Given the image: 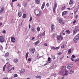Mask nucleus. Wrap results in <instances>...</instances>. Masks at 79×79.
I'll list each match as a JSON object with an SVG mask.
<instances>
[{
    "mask_svg": "<svg viewBox=\"0 0 79 79\" xmlns=\"http://www.w3.org/2000/svg\"><path fill=\"white\" fill-rule=\"evenodd\" d=\"M11 68V66H8L7 68V69H8V73H9L10 71H11V70H12V69H13V70H15V68L14 67H13L12 68Z\"/></svg>",
    "mask_w": 79,
    "mask_h": 79,
    "instance_id": "obj_1",
    "label": "nucleus"
},
{
    "mask_svg": "<svg viewBox=\"0 0 79 79\" xmlns=\"http://www.w3.org/2000/svg\"><path fill=\"white\" fill-rule=\"evenodd\" d=\"M5 39L3 37V36H0V42H4Z\"/></svg>",
    "mask_w": 79,
    "mask_h": 79,
    "instance_id": "obj_2",
    "label": "nucleus"
},
{
    "mask_svg": "<svg viewBox=\"0 0 79 79\" xmlns=\"http://www.w3.org/2000/svg\"><path fill=\"white\" fill-rule=\"evenodd\" d=\"M51 29L52 32H53L55 30V27L53 24H51Z\"/></svg>",
    "mask_w": 79,
    "mask_h": 79,
    "instance_id": "obj_3",
    "label": "nucleus"
},
{
    "mask_svg": "<svg viewBox=\"0 0 79 79\" xmlns=\"http://www.w3.org/2000/svg\"><path fill=\"white\" fill-rule=\"evenodd\" d=\"M79 31V29H74L73 31V35H74L75 34H76V33H77V32H78V31Z\"/></svg>",
    "mask_w": 79,
    "mask_h": 79,
    "instance_id": "obj_4",
    "label": "nucleus"
},
{
    "mask_svg": "<svg viewBox=\"0 0 79 79\" xmlns=\"http://www.w3.org/2000/svg\"><path fill=\"white\" fill-rule=\"evenodd\" d=\"M37 14L35 13V15L36 16H40L41 15V12L39 11H37Z\"/></svg>",
    "mask_w": 79,
    "mask_h": 79,
    "instance_id": "obj_5",
    "label": "nucleus"
},
{
    "mask_svg": "<svg viewBox=\"0 0 79 79\" xmlns=\"http://www.w3.org/2000/svg\"><path fill=\"white\" fill-rule=\"evenodd\" d=\"M79 33L74 38V40L76 39L77 40H79Z\"/></svg>",
    "mask_w": 79,
    "mask_h": 79,
    "instance_id": "obj_6",
    "label": "nucleus"
},
{
    "mask_svg": "<svg viewBox=\"0 0 79 79\" xmlns=\"http://www.w3.org/2000/svg\"><path fill=\"white\" fill-rule=\"evenodd\" d=\"M66 15H68V12L67 11H64L62 13V16H64Z\"/></svg>",
    "mask_w": 79,
    "mask_h": 79,
    "instance_id": "obj_7",
    "label": "nucleus"
},
{
    "mask_svg": "<svg viewBox=\"0 0 79 79\" xmlns=\"http://www.w3.org/2000/svg\"><path fill=\"white\" fill-rule=\"evenodd\" d=\"M73 68V65L72 64H70L67 67V68L68 69H70L71 68Z\"/></svg>",
    "mask_w": 79,
    "mask_h": 79,
    "instance_id": "obj_8",
    "label": "nucleus"
},
{
    "mask_svg": "<svg viewBox=\"0 0 79 79\" xmlns=\"http://www.w3.org/2000/svg\"><path fill=\"white\" fill-rule=\"evenodd\" d=\"M31 31L32 32L34 33V32H35V28L34 27H32L31 28Z\"/></svg>",
    "mask_w": 79,
    "mask_h": 79,
    "instance_id": "obj_9",
    "label": "nucleus"
},
{
    "mask_svg": "<svg viewBox=\"0 0 79 79\" xmlns=\"http://www.w3.org/2000/svg\"><path fill=\"white\" fill-rule=\"evenodd\" d=\"M11 41L13 43H15V37H11Z\"/></svg>",
    "mask_w": 79,
    "mask_h": 79,
    "instance_id": "obj_10",
    "label": "nucleus"
},
{
    "mask_svg": "<svg viewBox=\"0 0 79 79\" xmlns=\"http://www.w3.org/2000/svg\"><path fill=\"white\" fill-rule=\"evenodd\" d=\"M5 10V8H4V7H2L1 9V10H0V12L1 13H2L3 11H4V10Z\"/></svg>",
    "mask_w": 79,
    "mask_h": 79,
    "instance_id": "obj_11",
    "label": "nucleus"
},
{
    "mask_svg": "<svg viewBox=\"0 0 79 79\" xmlns=\"http://www.w3.org/2000/svg\"><path fill=\"white\" fill-rule=\"evenodd\" d=\"M18 59H14V62L15 63H18Z\"/></svg>",
    "mask_w": 79,
    "mask_h": 79,
    "instance_id": "obj_12",
    "label": "nucleus"
},
{
    "mask_svg": "<svg viewBox=\"0 0 79 79\" xmlns=\"http://www.w3.org/2000/svg\"><path fill=\"white\" fill-rule=\"evenodd\" d=\"M35 1L37 4H39L40 3V0H35Z\"/></svg>",
    "mask_w": 79,
    "mask_h": 79,
    "instance_id": "obj_13",
    "label": "nucleus"
},
{
    "mask_svg": "<svg viewBox=\"0 0 79 79\" xmlns=\"http://www.w3.org/2000/svg\"><path fill=\"white\" fill-rule=\"evenodd\" d=\"M22 15H23V14H22V13H21V12H19L18 15L19 16V17H21V16H22Z\"/></svg>",
    "mask_w": 79,
    "mask_h": 79,
    "instance_id": "obj_14",
    "label": "nucleus"
},
{
    "mask_svg": "<svg viewBox=\"0 0 79 79\" xmlns=\"http://www.w3.org/2000/svg\"><path fill=\"white\" fill-rule=\"evenodd\" d=\"M45 35V31H44L42 34H41L39 35V36H44Z\"/></svg>",
    "mask_w": 79,
    "mask_h": 79,
    "instance_id": "obj_15",
    "label": "nucleus"
},
{
    "mask_svg": "<svg viewBox=\"0 0 79 79\" xmlns=\"http://www.w3.org/2000/svg\"><path fill=\"white\" fill-rule=\"evenodd\" d=\"M65 9H66V6H63L61 8V10H65Z\"/></svg>",
    "mask_w": 79,
    "mask_h": 79,
    "instance_id": "obj_16",
    "label": "nucleus"
},
{
    "mask_svg": "<svg viewBox=\"0 0 79 79\" xmlns=\"http://www.w3.org/2000/svg\"><path fill=\"white\" fill-rule=\"evenodd\" d=\"M68 71L66 70L65 71V74L64 75V76H68Z\"/></svg>",
    "mask_w": 79,
    "mask_h": 79,
    "instance_id": "obj_17",
    "label": "nucleus"
},
{
    "mask_svg": "<svg viewBox=\"0 0 79 79\" xmlns=\"http://www.w3.org/2000/svg\"><path fill=\"white\" fill-rule=\"evenodd\" d=\"M25 72V70L24 69H22L21 70L20 72V74H23V73H24Z\"/></svg>",
    "mask_w": 79,
    "mask_h": 79,
    "instance_id": "obj_18",
    "label": "nucleus"
},
{
    "mask_svg": "<svg viewBox=\"0 0 79 79\" xmlns=\"http://www.w3.org/2000/svg\"><path fill=\"white\" fill-rule=\"evenodd\" d=\"M28 55H29V53L27 52L26 53V60H27V57H28Z\"/></svg>",
    "mask_w": 79,
    "mask_h": 79,
    "instance_id": "obj_19",
    "label": "nucleus"
},
{
    "mask_svg": "<svg viewBox=\"0 0 79 79\" xmlns=\"http://www.w3.org/2000/svg\"><path fill=\"white\" fill-rule=\"evenodd\" d=\"M73 3V0H70L69 3V5H72Z\"/></svg>",
    "mask_w": 79,
    "mask_h": 79,
    "instance_id": "obj_20",
    "label": "nucleus"
},
{
    "mask_svg": "<svg viewBox=\"0 0 79 79\" xmlns=\"http://www.w3.org/2000/svg\"><path fill=\"white\" fill-rule=\"evenodd\" d=\"M44 7H45V3L44 2L43 3V5H42V7L41 8V9H42V10H43Z\"/></svg>",
    "mask_w": 79,
    "mask_h": 79,
    "instance_id": "obj_21",
    "label": "nucleus"
},
{
    "mask_svg": "<svg viewBox=\"0 0 79 79\" xmlns=\"http://www.w3.org/2000/svg\"><path fill=\"white\" fill-rule=\"evenodd\" d=\"M34 52H35V48H33L32 51V53H34Z\"/></svg>",
    "mask_w": 79,
    "mask_h": 79,
    "instance_id": "obj_22",
    "label": "nucleus"
},
{
    "mask_svg": "<svg viewBox=\"0 0 79 79\" xmlns=\"http://www.w3.org/2000/svg\"><path fill=\"white\" fill-rule=\"evenodd\" d=\"M23 6L24 7H27V3H25L23 4Z\"/></svg>",
    "mask_w": 79,
    "mask_h": 79,
    "instance_id": "obj_23",
    "label": "nucleus"
},
{
    "mask_svg": "<svg viewBox=\"0 0 79 79\" xmlns=\"http://www.w3.org/2000/svg\"><path fill=\"white\" fill-rule=\"evenodd\" d=\"M59 22L60 23H62V22H63V20L61 19H59Z\"/></svg>",
    "mask_w": 79,
    "mask_h": 79,
    "instance_id": "obj_24",
    "label": "nucleus"
},
{
    "mask_svg": "<svg viewBox=\"0 0 79 79\" xmlns=\"http://www.w3.org/2000/svg\"><path fill=\"white\" fill-rule=\"evenodd\" d=\"M71 49L70 48L69 49L68 53L69 54L71 53Z\"/></svg>",
    "mask_w": 79,
    "mask_h": 79,
    "instance_id": "obj_25",
    "label": "nucleus"
},
{
    "mask_svg": "<svg viewBox=\"0 0 79 79\" xmlns=\"http://www.w3.org/2000/svg\"><path fill=\"white\" fill-rule=\"evenodd\" d=\"M39 43V40H38L37 42L35 43V45H37Z\"/></svg>",
    "mask_w": 79,
    "mask_h": 79,
    "instance_id": "obj_26",
    "label": "nucleus"
},
{
    "mask_svg": "<svg viewBox=\"0 0 79 79\" xmlns=\"http://www.w3.org/2000/svg\"><path fill=\"white\" fill-rule=\"evenodd\" d=\"M23 18H26V14H24L23 15Z\"/></svg>",
    "mask_w": 79,
    "mask_h": 79,
    "instance_id": "obj_27",
    "label": "nucleus"
},
{
    "mask_svg": "<svg viewBox=\"0 0 79 79\" xmlns=\"http://www.w3.org/2000/svg\"><path fill=\"white\" fill-rule=\"evenodd\" d=\"M3 49V48L2 47V46L1 45H0V50H2Z\"/></svg>",
    "mask_w": 79,
    "mask_h": 79,
    "instance_id": "obj_28",
    "label": "nucleus"
},
{
    "mask_svg": "<svg viewBox=\"0 0 79 79\" xmlns=\"http://www.w3.org/2000/svg\"><path fill=\"white\" fill-rule=\"evenodd\" d=\"M52 57L53 60H55L56 58L55 56L53 55H52Z\"/></svg>",
    "mask_w": 79,
    "mask_h": 79,
    "instance_id": "obj_29",
    "label": "nucleus"
},
{
    "mask_svg": "<svg viewBox=\"0 0 79 79\" xmlns=\"http://www.w3.org/2000/svg\"><path fill=\"white\" fill-rule=\"evenodd\" d=\"M6 65H4V66L3 67V71H5V68H6Z\"/></svg>",
    "mask_w": 79,
    "mask_h": 79,
    "instance_id": "obj_30",
    "label": "nucleus"
},
{
    "mask_svg": "<svg viewBox=\"0 0 79 79\" xmlns=\"http://www.w3.org/2000/svg\"><path fill=\"white\" fill-rule=\"evenodd\" d=\"M66 32L67 33V34H70V31H69V30H67L66 31Z\"/></svg>",
    "mask_w": 79,
    "mask_h": 79,
    "instance_id": "obj_31",
    "label": "nucleus"
},
{
    "mask_svg": "<svg viewBox=\"0 0 79 79\" xmlns=\"http://www.w3.org/2000/svg\"><path fill=\"white\" fill-rule=\"evenodd\" d=\"M56 6H57V4H56V2H55L54 4V8H56Z\"/></svg>",
    "mask_w": 79,
    "mask_h": 79,
    "instance_id": "obj_32",
    "label": "nucleus"
},
{
    "mask_svg": "<svg viewBox=\"0 0 79 79\" xmlns=\"http://www.w3.org/2000/svg\"><path fill=\"white\" fill-rule=\"evenodd\" d=\"M9 55V53L8 52L6 53L5 55V56H8Z\"/></svg>",
    "mask_w": 79,
    "mask_h": 79,
    "instance_id": "obj_33",
    "label": "nucleus"
},
{
    "mask_svg": "<svg viewBox=\"0 0 79 79\" xmlns=\"http://www.w3.org/2000/svg\"><path fill=\"white\" fill-rule=\"evenodd\" d=\"M74 40V43H76L77 42V40H76V39H75L74 40V38L73 39Z\"/></svg>",
    "mask_w": 79,
    "mask_h": 79,
    "instance_id": "obj_34",
    "label": "nucleus"
},
{
    "mask_svg": "<svg viewBox=\"0 0 79 79\" xmlns=\"http://www.w3.org/2000/svg\"><path fill=\"white\" fill-rule=\"evenodd\" d=\"M55 9H56V8L54 7L53 8V11L54 13H55Z\"/></svg>",
    "mask_w": 79,
    "mask_h": 79,
    "instance_id": "obj_35",
    "label": "nucleus"
},
{
    "mask_svg": "<svg viewBox=\"0 0 79 79\" xmlns=\"http://www.w3.org/2000/svg\"><path fill=\"white\" fill-rule=\"evenodd\" d=\"M36 78H41V77L40 76H36Z\"/></svg>",
    "mask_w": 79,
    "mask_h": 79,
    "instance_id": "obj_36",
    "label": "nucleus"
},
{
    "mask_svg": "<svg viewBox=\"0 0 79 79\" xmlns=\"http://www.w3.org/2000/svg\"><path fill=\"white\" fill-rule=\"evenodd\" d=\"M37 29L38 31H40V27H37Z\"/></svg>",
    "mask_w": 79,
    "mask_h": 79,
    "instance_id": "obj_37",
    "label": "nucleus"
},
{
    "mask_svg": "<svg viewBox=\"0 0 79 79\" xmlns=\"http://www.w3.org/2000/svg\"><path fill=\"white\" fill-rule=\"evenodd\" d=\"M51 60V58H50V57H48V61H50Z\"/></svg>",
    "mask_w": 79,
    "mask_h": 79,
    "instance_id": "obj_38",
    "label": "nucleus"
},
{
    "mask_svg": "<svg viewBox=\"0 0 79 79\" xmlns=\"http://www.w3.org/2000/svg\"><path fill=\"white\" fill-rule=\"evenodd\" d=\"M14 77H18V75H17V74H15L14 75Z\"/></svg>",
    "mask_w": 79,
    "mask_h": 79,
    "instance_id": "obj_39",
    "label": "nucleus"
},
{
    "mask_svg": "<svg viewBox=\"0 0 79 79\" xmlns=\"http://www.w3.org/2000/svg\"><path fill=\"white\" fill-rule=\"evenodd\" d=\"M60 49V47H56V50H58V49Z\"/></svg>",
    "mask_w": 79,
    "mask_h": 79,
    "instance_id": "obj_40",
    "label": "nucleus"
},
{
    "mask_svg": "<svg viewBox=\"0 0 79 79\" xmlns=\"http://www.w3.org/2000/svg\"><path fill=\"white\" fill-rule=\"evenodd\" d=\"M60 39H61V37L58 36V37H57L58 40H60Z\"/></svg>",
    "mask_w": 79,
    "mask_h": 79,
    "instance_id": "obj_41",
    "label": "nucleus"
},
{
    "mask_svg": "<svg viewBox=\"0 0 79 79\" xmlns=\"http://www.w3.org/2000/svg\"><path fill=\"white\" fill-rule=\"evenodd\" d=\"M52 50H56V48L55 47H52Z\"/></svg>",
    "mask_w": 79,
    "mask_h": 79,
    "instance_id": "obj_42",
    "label": "nucleus"
},
{
    "mask_svg": "<svg viewBox=\"0 0 79 79\" xmlns=\"http://www.w3.org/2000/svg\"><path fill=\"white\" fill-rule=\"evenodd\" d=\"M50 62H48L47 63H46L45 64H44V66H46V65H47V64H48V63H50Z\"/></svg>",
    "mask_w": 79,
    "mask_h": 79,
    "instance_id": "obj_43",
    "label": "nucleus"
},
{
    "mask_svg": "<svg viewBox=\"0 0 79 79\" xmlns=\"http://www.w3.org/2000/svg\"><path fill=\"white\" fill-rule=\"evenodd\" d=\"M72 58H75V57H76V56H74V55H73L72 56Z\"/></svg>",
    "mask_w": 79,
    "mask_h": 79,
    "instance_id": "obj_44",
    "label": "nucleus"
},
{
    "mask_svg": "<svg viewBox=\"0 0 79 79\" xmlns=\"http://www.w3.org/2000/svg\"><path fill=\"white\" fill-rule=\"evenodd\" d=\"M3 34H5L6 33V31L4 30L2 31Z\"/></svg>",
    "mask_w": 79,
    "mask_h": 79,
    "instance_id": "obj_45",
    "label": "nucleus"
},
{
    "mask_svg": "<svg viewBox=\"0 0 79 79\" xmlns=\"http://www.w3.org/2000/svg\"><path fill=\"white\" fill-rule=\"evenodd\" d=\"M76 23V20H74L73 22V24H75Z\"/></svg>",
    "mask_w": 79,
    "mask_h": 79,
    "instance_id": "obj_46",
    "label": "nucleus"
},
{
    "mask_svg": "<svg viewBox=\"0 0 79 79\" xmlns=\"http://www.w3.org/2000/svg\"><path fill=\"white\" fill-rule=\"evenodd\" d=\"M32 19V18L31 17L29 20L30 21H31Z\"/></svg>",
    "mask_w": 79,
    "mask_h": 79,
    "instance_id": "obj_47",
    "label": "nucleus"
},
{
    "mask_svg": "<svg viewBox=\"0 0 79 79\" xmlns=\"http://www.w3.org/2000/svg\"><path fill=\"white\" fill-rule=\"evenodd\" d=\"M50 5V4H49V3H47L46 4V6L48 7Z\"/></svg>",
    "mask_w": 79,
    "mask_h": 79,
    "instance_id": "obj_48",
    "label": "nucleus"
},
{
    "mask_svg": "<svg viewBox=\"0 0 79 79\" xmlns=\"http://www.w3.org/2000/svg\"><path fill=\"white\" fill-rule=\"evenodd\" d=\"M64 45H63L61 46V48H64Z\"/></svg>",
    "mask_w": 79,
    "mask_h": 79,
    "instance_id": "obj_49",
    "label": "nucleus"
},
{
    "mask_svg": "<svg viewBox=\"0 0 79 79\" xmlns=\"http://www.w3.org/2000/svg\"><path fill=\"white\" fill-rule=\"evenodd\" d=\"M78 60H79V59H76V60H74V61H75V62H76L77 61H78Z\"/></svg>",
    "mask_w": 79,
    "mask_h": 79,
    "instance_id": "obj_50",
    "label": "nucleus"
},
{
    "mask_svg": "<svg viewBox=\"0 0 79 79\" xmlns=\"http://www.w3.org/2000/svg\"><path fill=\"white\" fill-rule=\"evenodd\" d=\"M71 60H72V61H74V59H73L72 57L71 58Z\"/></svg>",
    "mask_w": 79,
    "mask_h": 79,
    "instance_id": "obj_51",
    "label": "nucleus"
},
{
    "mask_svg": "<svg viewBox=\"0 0 79 79\" xmlns=\"http://www.w3.org/2000/svg\"><path fill=\"white\" fill-rule=\"evenodd\" d=\"M60 60H63V57H61L60 59Z\"/></svg>",
    "mask_w": 79,
    "mask_h": 79,
    "instance_id": "obj_52",
    "label": "nucleus"
},
{
    "mask_svg": "<svg viewBox=\"0 0 79 79\" xmlns=\"http://www.w3.org/2000/svg\"><path fill=\"white\" fill-rule=\"evenodd\" d=\"M44 46H47L48 45H47V43H45L44 44Z\"/></svg>",
    "mask_w": 79,
    "mask_h": 79,
    "instance_id": "obj_53",
    "label": "nucleus"
},
{
    "mask_svg": "<svg viewBox=\"0 0 79 79\" xmlns=\"http://www.w3.org/2000/svg\"><path fill=\"white\" fill-rule=\"evenodd\" d=\"M61 54H62L61 52H59L58 53V55H61Z\"/></svg>",
    "mask_w": 79,
    "mask_h": 79,
    "instance_id": "obj_54",
    "label": "nucleus"
},
{
    "mask_svg": "<svg viewBox=\"0 0 79 79\" xmlns=\"http://www.w3.org/2000/svg\"><path fill=\"white\" fill-rule=\"evenodd\" d=\"M17 0H13L12 2H16V1H17Z\"/></svg>",
    "mask_w": 79,
    "mask_h": 79,
    "instance_id": "obj_55",
    "label": "nucleus"
},
{
    "mask_svg": "<svg viewBox=\"0 0 79 79\" xmlns=\"http://www.w3.org/2000/svg\"><path fill=\"white\" fill-rule=\"evenodd\" d=\"M28 61H31V58H29L28 59Z\"/></svg>",
    "mask_w": 79,
    "mask_h": 79,
    "instance_id": "obj_56",
    "label": "nucleus"
},
{
    "mask_svg": "<svg viewBox=\"0 0 79 79\" xmlns=\"http://www.w3.org/2000/svg\"><path fill=\"white\" fill-rule=\"evenodd\" d=\"M75 29H77V28H78V27H77V26H76L75 27Z\"/></svg>",
    "mask_w": 79,
    "mask_h": 79,
    "instance_id": "obj_57",
    "label": "nucleus"
},
{
    "mask_svg": "<svg viewBox=\"0 0 79 79\" xmlns=\"http://www.w3.org/2000/svg\"><path fill=\"white\" fill-rule=\"evenodd\" d=\"M72 73H73V70H71L70 72V73L71 74H72Z\"/></svg>",
    "mask_w": 79,
    "mask_h": 79,
    "instance_id": "obj_58",
    "label": "nucleus"
},
{
    "mask_svg": "<svg viewBox=\"0 0 79 79\" xmlns=\"http://www.w3.org/2000/svg\"><path fill=\"white\" fill-rule=\"evenodd\" d=\"M66 66H64L63 67V68H64V69H66Z\"/></svg>",
    "mask_w": 79,
    "mask_h": 79,
    "instance_id": "obj_59",
    "label": "nucleus"
},
{
    "mask_svg": "<svg viewBox=\"0 0 79 79\" xmlns=\"http://www.w3.org/2000/svg\"><path fill=\"white\" fill-rule=\"evenodd\" d=\"M2 79H8V77H5L3 78Z\"/></svg>",
    "mask_w": 79,
    "mask_h": 79,
    "instance_id": "obj_60",
    "label": "nucleus"
},
{
    "mask_svg": "<svg viewBox=\"0 0 79 79\" xmlns=\"http://www.w3.org/2000/svg\"><path fill=\"white\" fill-rule=\"evenodd\" d=\"M29 29H30V28H31V25L30 24L29 25Z\"/></svg>",
    "mask_w": 79,
    "mask_h": 79,
    "instance_id": "obj_61",
    "label": "nucleus"
},
{
    "mask_svg": "<svg viewBox=\"0 0 79 79\" xmlns=\"http://www.w3.org/2000/svg\"><path fill=\"white\" fill-rule=\"evenodd\" d=\"M77 17H78V15H76V16L75 18H76L77 19Z\"/></svg>",
    "mask_w": 79,
    "mask_h": 79,
    "instance_id": "obj_62",
    "label": "nucleus"
},
{
    "mask_svg": "<svg viewBox=\"0 0 79 79\" xmlns=\"http://www.w3.org/2000/svg\"><path fill=\"white\" fill-rule=\"evenodd\" d=\"M17 6H19V7L21 6V5H19V3L17 5Z\"/></svg>",
    "mask_w": 79,
    "mask_h": 79,
    "instance_id": "obj_63",
    "label": "nucleus"
},
{
    "mask_svg": "<svg viewBox=\"0 0 79 79\" xmlns=\"http://www.w3.org/2000/svg\"><path fill=\"white\" fill-rule=\"evenodd\" d=\"M34 39H35V37H33L32 38V40H34Z\"/></svg>",
    "mask_w": 79,
    "mask_h": 79,
    "instance_id": "obj_64",
    "label": "nucleus"
}]
</instances>
